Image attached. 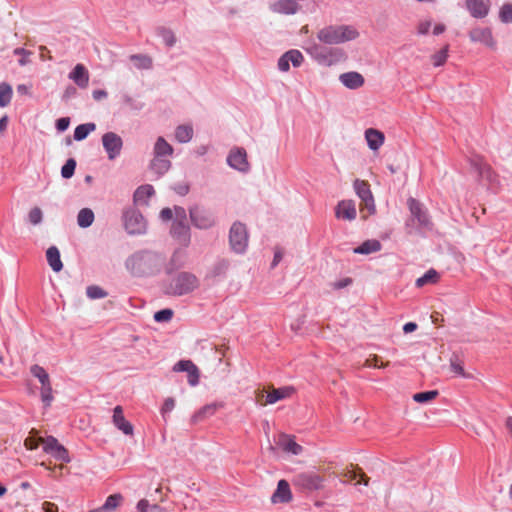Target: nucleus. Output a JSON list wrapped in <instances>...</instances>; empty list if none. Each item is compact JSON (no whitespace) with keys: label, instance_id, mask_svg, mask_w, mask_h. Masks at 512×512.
I'll return each instance as SVG.
<instances>
[{"label":"nucleus","instance_id":"f257e3e1","mask_svg":"<svg viewBox=\"0 0 512 512\" xmlns=\"http://www.w3.org/2000/svg\"><path fill=\"white\" fill-rule=\"evenodd\" d=\"M166 263L164 254L149 250H137L130 254L124 266L128 273L135 278L152 277L160 273Z\"/></svg>","mask_w":512,"mask_h":512},{"label":"nucleus","instance_id":"f03ea898","mask_svg":"<svg viewBox=\"0 0 512 512\" xmlns=\"http://www.w3.org/2000/svg\"><path fill=\"white\" fill-rule=\"evenodd\" d=\"M200 285L196 275L191 272H179L163 284V291L170 296H183L192 293Z\"/></svg>","mask_w":512,"mask_h":512},{"label":"nucleus","instance_id":"7ed1b4c3","mask_svg":"<svg viewBox=\"0 0 512 512\" xmlns=\"http://www.w3.org/2000/svg\"><path fill=\"white\" fill-rule=\"evenodd\" d=\"M358 36V30L351 25H330L317 33L318 40L328 45L342 44L355 40Z\"/></svg>","mask_w":512,"mask_h":512},{"label":"nucleus","instance_id":"20e7f679","mask_svg":"<svg viewBox=\"0 0 512 512\" xmlns=\"http://www.w3.org/2000/svg\"><path fill=\"white\" fill-rule=\"evenodd\" d=\"M305 50L312 59L322 66L329 67L346 58V54L341 48L326 47L318 43H311Z\"/></svg>","mask_w":512,"mask_h":512},{"label":"nucleus","instance_id":"39448f33","mask_svg":"<svg viewBox=\"0 0 512 512\" xmlns=\"http://www.w3.org/2000/svg\"><path fill=\"white\" fill-rule=\"evenodd\" d=\"M229 247L232 252L242 255L247 251L249 233L244 223L235 221L228 234Z\"/></svg>","mask_w":512,"mask_h":512},{"label":"nucleus","instance_id":"423d86ee","mask_svg":"<svg viewBox=\"0 0 512 512\" xmlns=\"http://www.w3.org/2000/svg\"><path fill=\"white\" fill-rule=\"evenodd\" d=\"M123 221L125 230L130 235H140L146 232V220L135 208H128L124 211Z\"/></svg>","mask_w":512,"mask_h":512},{"label":"nucleus","instance_id":"0eeeda50","mask_svg":"<svg viewBox=\"0 0 512 512\" xmlns=\"http://www.w3.org/2000/svg\"><path fill=\"white\" fill-rule=\"evenodd\" d=\"M353 187L355 193L361 199V212L367 211V214L363 215V218H367V216L374 214L376 208L368 182L356 179Z\"/></svg>","mask_w":512,"mask_h":512},{"label":"nucleus","instance_id":"6e6552de","mask_svg":"<svg viewBox=\"0 0 512 512\" xmlns=\"http://www.w3.org/2000/svg\"><path fill=\"white\" fill-rule=\"evenodd\" d=\"M189 216L193 226L201 230L210 229L216 223L213 213L199 206L190 207Z\"/></svg>","mask_w":512,"mask_h":512},{"label":"nucleus","instance_id":"1a4fd4ad","mask_svg":"<svg viewBox=\"0 0 512 512\" xmlns=\"http://www.w3.org/2000/svg\"><path fill=\"white\" fill-rule=\"evenodd\" d=\"M294 486L305 491L319 490L323 486L322 478L313 472H305L296 475L293 479Z\"/></svg>","mask_w":512,"mask_h":512},{"label":"nucleus","instance_id":"9d476101","mask_svg":"<svg viewBox=\"0 0 512 512\" xmlns=\"http://www.w3.org/2000/svg\"><path fill=\"white\" fill-rule=\"evenodd\" d=\"M43 450L55 458L57 461L70 462V457L67 449L61 445L58 440L53 436H48L41 439Z\"/></svg>","mask_w":512,"mask_h":512},{"label":"nucleus","instance_id":"9b49d317","mask_svg":"<svg viewBox=\"0 0 512 512\" xmlns=\"http://www.w3.org/2000/svg\"><path fill=\"white\" fill-rule=\"evenodd\" d=\"M102 145L108 159L114 160L121 154L123 140L115 132H107L102 136Z\"/></svg>","mask_w":512,"mask_h":512},{"label":"nucleus","instance_id":"f8f14e48","mask_svg":"<svg viewBox=\"0 0 512 512\" xmlns=\"http://www.w3.org/2000/svg\"><path fill=\"white\" fill-rule=\"evenodd\" d=\"M227 164L232 169L241 173H247L250 170L247 153L245 149L241 147H235L230 150L227 156Z\"/></svg>","mask_w":512,"mask_h":512},{"label":"nucleus","instance_id":"ddd939ff","mask_svg":"<svg viewBox=\"0 0 512 512\" xmlns=\"http://www.w3.org/2000/svg\"><path fill=\"white\" fill-rule=\"evenodd\" d=\"M304 61V57L302 53L297 49H291L287 52H285L279 59H278V69L281 72H287L290 69V63L293 67H300Z\"/></svg>","mask_w":512,"mask_h":512},{"label":"nucleus","instance_id":"4468645a","mask_svg":"<svg viewBox=\"0 0 512 512\" xmlns=\"http://www.w3.org/2000/svg\"><path fill=\"white\" fill-rule=\"evenodd\" d=\"M171 236L183 247L191 242V232L187 221L173 222L170 228Z\"/></svg>","mask_w":512,"mask_h":512},{"label":"nucleus","instance_id":"2eb2a0df","mask_svg":"<svg viewBox=\"0 0 512 512\" xmlns=\"http://www.w3.org/2000/svg\"><path fill=\"white\" fill-rule=\"evenodd\" d=\"M408 206L412 217L418 221L419 226L430 229V217L428 215L427 210L423 207V205L414 198H410L408 200Z\"/></svg>","mask_w":512,"mask_h":512},{"label":"nucleus","instance_id":"dca6fc26","mask_svg":"<svg viewBox=\"0 0 512 512\" xmlns=\"http://www.w3.org/2000/svg\"><path fill=\"white\" fill-rule=\"evenodd\" d=\"M173 370L176 372H187L188 383L191 386H196L199 383V370L192 361L180 360L174 365Z\"/></svg>","mask_w":512,"mask_h":512},{"label":"nucleus","instance_id":"f3484780","mask_svg":"<svg viewBox=\"0 0 512 512\" xmlns=\"http://www.w3.org/2000/svg\"><path fill=\"white\" fill-rule=\"evenodd\" d=\"M335 216L338 219L353 221L357 217L356 205L353 200H341L335 208Z\"/></svg>","mask_w":512,"mask_h":512},{"label":"nucleus","instance_id":"a211bd4d","mask_svg":"<svg viewBox=\"0 0 512 512\" xmlns=\"http://www.w3.org/2000/svg\"><path fill=\"white\" fill-rule=\"evenodd\" d=\"M490 0H466V8L470 15L477 19L486 17L490 11Z\"/></svg>","mask_w":512,"mask_h":512},{"label":"nucleus","instance_id":"6ab92c4d","mask_svg":"<svg viewBox=\"0 0 512 512\" xmlns=\"http://www.w3.org/2000/svg\"><path fill=\"white\" fill-rule=\"evenodd\" d=\"M294 389L292 387H282L279 389H274L273 391L269 392L266 395L265 402H262V398L264 397V392L261 391L257 395V402L260 405H266V404H274L278 402L279 400L285 399L289 397L293 393Z\"/></svg>","mask_w":512,"mask_h":512},{"label":"nucleus","instance_id":"aec40b11","mask_svg":"<svg viewBox=\"0 0 512 512\" xmlns=\"http://www.w3.org/2000/svg\"><path fill=\"white\" fill-rule=\"evenodd\" d=\"M172 167V162L168 158L153 156L149 162L148 169L154 175L155 179L163 177Z\"/></svg>","mask_w":512,"mask_h":512},{"label":"nucleus","instance_id":"412c9836","mask_svg":"<svg viewBox=\"0 0 512 512\" xmlns=\"http://www.w3.org/2000/svg\"><path fill=\"white\" fill-rule=\"evenodd\" d=\"M469 37L472 42L482 43L491 48L495 46V40L493 38L492 31L490 28H473L469 33Z\"/></svg>","mask_w":512,"mask_h":512},{"label":"nucleus","instance_id":"4be33fe9","mask_svg":"<svg viewBox=\"0 0 512 512\" xmlns=\"http://www.w3.org/2000/svg\"><path fill=\"white\" fill-rule=\"evenodd\" d=\"M68 78L79 88L85 89L89 84V72L83 64H77L69 73Z\"/></svg>","mask_w":512,"mask_h":512},{"label":"nucleus","instance_id":"5701e85b","mask_svg":"<svg viewBox=\"0 0 512 512\" xmlns=\"http://www.w3.org/2000/svg\"><path fill=\"white\" fill-rule=\"evenodd\" d=\"M292 500V492L289 483L282 479L278 482L277 488L271 497L273 503H288Z\"/></svg>","mask_w":512,"mask_h":512},{"label":"nucleus","instance_id":"b1692460","mask_svg":"<svg viewBox=\"0 0 512 512\" xmlns=\"http://www.w3.org/2000/svg\"><path fill=\"white\" fill-rule=\"evenodd\" d=\"M112 420L113 424L125 435H133V426L129 421L125 419L121 406H116L114 408Z\"/></svg>","mask_w":512,"mask_h":512},{"label":"nucleus","instance_id":"393cba45","mask_svg":"<svg viewBox=\"0 0 512 512\" xmlns=\"http://www.w3.org/2000/svg\"><path fill=\"white\" fill-rule=\"evenodd\" d=\"M339 81L348 89H358L364 85V77L355 71L342 73L339 76Z\"/></svg>","mask_w":512,"mask_h":512},{"label":"nucleus","instance_id":"a878e982","mask_svg":"<svg viewBox=\"0 0 512 512\" xmlns=\"http://www.w3.org/2000/svg\"><path fill=\"white\" fill-rule=\"evenodd\" d=\"M277 445L285 452L292 455H299L302 453V446L295 442L294 437L287 434H280Z\"/></svg>","mask_w":512,"mask_h":512},{"label":"nucleus","instance_id":"bb28decb","mask_svg":"<svg viewBox=\"0 0 512 512\" xmlns=\"http://www.w3.org/2000/svg\"><path fill=\"white\" fill-rule=\"evenodd\" d=\"M174 153V148L171 144L167 142V140L159 136L157 137L152 150V156L161 157V158H170Z\"/></svg>","mask_w":512,"mask_h":512},{"label":"nucleus","instance_id":"cd10ccee","mask_svg":"<svg viewBox=\"0 0 512 512\" xmlns=\"http://www.w3.org/2000/svg\"><path fill=\"white\" fill-rule=\"evenodd\" d=\"M230 267V261L226 258L217 259L209 268L207 277L209 278H220L224 277Z\"/></svg>","mask_w":512,"mask_h":512},{"label":"nucleus","instance_id":"c85d7f7f","mask_svg":"<svg viewBox=\"0 0 512 512\" xmlns=\"http://www.w3.org/2000/svg\"><path fill=\"white\" fill-rule=\"evenodd\" d=\"M365 139L368 147L371 150L376 151L383 145L385 137L379 130L369 128L365 131Z\"/></svg>","mask_w":512,"mask_h":512},{"label":"nucleus","instance_id":"c756f323","mask_svg":"<svg viewBox=\"0 0 512 512\" xmlns=\"http://www.w3.org/2000/svg\"><path fill=\"white\" fill-rule=\"evenodd\" d=\"M155 190L152 185L145 184L136 189L134 192L133 200L137 205H147L148 199L153 196Z\"/></svg>","mask_w":512,"mask_h":512},{"label":"nucleus","instance_id":"7c9ffc66","mask_svg":"<svg viewBox=\"0 0 512 512\" xmlns=\"http://www.w3.org/2000/svg\"><path fill=\"white\" fill-rule=\"evenodd\" d=\"M46 258L49 266L54 272H60L63 268V263L60 258L59 249L56 246H51L46 251Z\"/></svg>","mask_w":512,"mask_h":512},{"label":"nucleus","instance_id":"2f4dec72","mask_svg":"<svg viewBox=\"0 0 512 512\" xmlns=\"http://www.w3.org/2000/svg\"><path fill=\"white\" fill-rule=\"evenodd\" d=\"M193 127L189 124L179 125L175 128L174 136L179 143H188L193 138Z\"/></svg>","mask_w":512,"mask_h":512},{"label":"nucleus","instance_id":"473e14b6","mask_svg":"<svg viewBox=\"0 0 512 512\" xmlns=\"http://www.w3.org/2000/svg\"><path fill=\"white\" fill-rule=\"evenodd\" d=\"M381 249V243L378 240H366L361 245L353 249L356 254L368 255L378 252Z\"/></svg>","mask_w":512,"mask_h":512},{"label":"nucleus","instance_id":"72a5a7b5","mask_svg":"<svg viewBox=\"0 0 512 512\" xmlns=\"http://www.w3.org/2000/svg\"><path fill=\"white\" fill-rule=\"evenodd\" d=\"M134 66L139 70H149L153 66V60L146 54H133L129 57Z\"/></svg>","mask_w":512,"mask_h":512},{"label":"nucleus","instance_id":"f704fd0d","mask_svg":"<svg viewBox=\"0 0 512 512\" xmlns=\"http://www.w3.org/2000/svg\"><path fill=\"white\" fill-rule=\"evenodd\" d=\"M184 266L183 253L181 250H175L172 254L170 261L164 264L165 272L171 274L173 271Z\"/></svg>","mask_w":512,"mask_h":512},{"label":"nucleus","instance_id":"c9c22d12","mask_svg":"<svg viewBox=\"0 0 512 512\" xmlns=\"http://www.w3.org/2000/svg\"><path fill=\"white\" fill-rule=\"evenodd\" d=\"M94 219V212L90 208H82L77 215V224L81 228H88L93 224Z\"/></svg>","mask_w":512,"mask_h":512},{"label":"nucleus","instance_id":"e433bc0d","mask_svg":"<svg viewBox=\"0 0 512 512\" xmlns=\"http://www.w3.org/2000/svg\"><path fill=\"white\" fill-rule=\"evenodd\" d=\"M155 33L167 47H173L176 44V36L171 29L160 26L156 28Z\"/></svg>","mask_w":512,"mask_h":512},{"label":"nucleus","instance_id":"4c0bfd02","mask_svg":"<svg viewBox=\"0 0 512 512\" xmlns=\"http://www.w3.org/2000/svg\"><path fill=\"white\" fill-rule=\"evenodd\" d=\"M95 129L96 125L94 123L80 124L74 130V139L76 141H82Z\"/></svg>","mask_w":512,"mask_h":512},{"label":"nucleus","instance_id":"58836bf2","mask_svg":"<svg viewBox=\"0 0 512 512\" xmlns=\"http://www.w3.org/2000/svg\"><path fill=\"white\" fill-rule=\"evenodd\" d=\"M218 407H219V405L217 403H211V404L205 405L204 407H202L198 412H196L193 415V418H192L193 422H197L206 417L212 416L216 412Z\"/></svg>","mask_w":512,"mask_h":512},{"label":"nucleus","instance_id":"ea45409f","mask_svg":"<svg viewBox=\"0 0 512 512\" xmlns=\"http://www.w3.org/2000/svg\"><path fill=\"white\" fill-rule=\"evenodd\" d=\"M30 373L38 379V381L40 382L41 386L42 385H45L46 383H51L50 381V377H49V374L47 373V371L37 365V364H34L30 367Z\"/></svg>","mask_w":512,"mask_h":512},{"label":"nucleus","instance_id":"a19ab883","mask_svg":"<svg viewBox=\"0 0 512 512\" xmlns=\"http://www.w3.org/2000/svg\"><path fill=\"white\" fill-rule=\"evenodd\" d=\"M40 396H41V401L44 404V407L45 408L50 407L54 400L53 389H52L51 383H46L45 385L41 386Z\"/></svg>","mask_w":512,"mask_h":512},{"label":"nucleus","instance_id":"79ce46f5","mask_svg":"<svg viewBox=\"0 0 512 512\" xmlns=\"http://www.w3.org/2000/svg\"><path fill=\"white\" fill-rule=\"evenodd\" d=\"M438 278L439 274L437 273V271L434 269H430L423 276L419 277L416 280V286L420 288L425 286L426 284L435 283L437 282Z\"/></svg>","mask_w":512,"mask_h":512},{"label":"nucleus","instance_id":"37998d69","mask_svg":"<svg viewBox=\"0 0 512 512\" xmlns=\"http://www.w3.org/2000/svg\"><path fill=\"white\" fill-rule=\"evenodd\" d=\"M12 98V88L7 83H0V107H6Z\"/></svg>","mask_w":512,"mask_h":512},{"label":"nucleus","instance_id":"c03bdc74","mask_svg":"<svg viewBox=\"0 0 512 512\" xmlns=\"http://www.w3.org/2000/svg\"><path fill=\"white\" fill-rule=\"evenodd\" d=\"M122 496L120 494H113L106 498L102 505L106 512H113L120 504Z\"/></svg>","mask_w":512,"mask_h":512},{"label":"nucleus","instance_id":"a18cd8bd","mask_svg":"<svg viewBox=\"0 0 512 512\" xmlns=\"http://www.w3.org/2000/svg\"><path fill=\"white\" fill-rule=\"evenodd\" d=\"M86 295L88 298L95 300V299H102V298L107 297L108 293L104 289H102L100 286L91 285V286L87 287Z\"/></svg>","mask_w":512,"mask_h":512},{"label":"nucleus","instance_id":"49530a36","mask_svg":"<svg viewBox=\"0 0 512 512\" xmlns=\"http://www.w3.org/2000/svg\"><path fill=\"white\" fill-rule=\"evenodd\" d=\"M500 21L505 24L512 23V4L505 3L501 6L499 11Z\"/></svg>","mask_w":512,"mask_h":512},{"label":"nucleus","instance_id":"de8ad7c7","mask_svg":"<svg viewBox=\"0 0 512 512\" xmlns=\"http://www.w3.org/2000/svg\"><path fill=\"white\" fill-rule=\"evenodd\" d=\"M448 48V45H446L432 56L433 65L435 67H440L445 64L448 57Z\"/></svg>","mask_w":512,"mask_h":512},{"label":"nucleus","instance_id":"09e8293b","mask_svg":"<svg viewBox=\"0 0 512 512\" xmlns=\"http://www.w3.org/2000/svg\"><path fill=\"white\" fill-rule=\"evenodd\" d=\"M437 395L438 392L436 390L420 392L413 395V400L418 403H426L436 398Z\"/></svg>","mask_w":512,"mask_h":512},{"label":"nucleus","instance_id":"8fccbe9b","mask_svg":"<svg viewBox=\"0 0 512 512\" xmlns=\"http://www.w3.org/2000/svg\"><path fill=\"white\" fill-rule=\"evenodd\" d=\"M76 168V161L73 158H70L66 161V163L62 166L61 176L65 179H69L73 176Z\"/></svg>","mask_w":512,"mask_h":512},{"label":"nucleus","instance_id":"3c124183","mask_svg":"<svg viewBox=\"0 0 512 512\" xmlns=\"http://www.w3.org/2000/svg\"><path fill=\"white\" fill-rule=\"evenodd\" d=\"M13 53L20 56V59L18 60L20 66H26L30 63V56L32 55L31 51H28L24 48H16L14 49Z\"/></svg>","mask_w":512,"mask_h":512},{"label":"nucleus","instance_id":"603ef678","mask_svg":"<svg viewBox=\"0 0 512 512\" xmlns=\"http://www.w3.org/2000/svg\"><path fill=\"white\" fill-rule=\"evenodd\" d=\"M43 219V213L42 210L39 207H34L30 210L28 214V221L32 225H38L42 222Z\"/></svg>","mask_w":512,"mask_h":512},{"label":"nucleus","instance_id":"864d4df0","mask_svg":"<svg viewBox=\"0 0 512 512\" xmlns=\"http://www.w3.org/2000/svg\"><path fill=\"white\" fill-rule=\"evenodd\" d=\"M173 317V311L171 309H162L154 314V320L156 322H168Z\"/></svg>","mask_w":512,"mask_h":512},{"label":"nucleus","instance_id":"5fc2aeb1","mask_svg":"<svg viewBox=\"0 0 512 512\" xmlns=\"http://www.w3.org/2000/svg\"><path fill=\"white\" fill-rule=\"evenodd\" d=\"M173 222L187 221L186 210L181 206H174L172 208Z\"/></svg>","mask_w":512,"mask_h":512},{"label":"nucleus","instance_id":"6e6d98bb","mask_svg":"<svg viewBox=\"0 0 512 512\" xmlns=\"http://www.w3.org/2000/svg\"><path fill=\"white\" fill-rule=\"evenodd\" d=\"M124 102L133 110H141L144 107V103L141 101L134 100L132 97L126 95L124 96Z\"/></svg>","mask_w":512,"mask_h":512},{"label":"nucleus","instance_id":"4d7b16f0","mask_svg":"<svg viewBox=\"0 0 512 512\" xmlns=\"http://www.w3.org/2000/svg\"><path fill=\"white\" fill-rule=\"evenodd\" d=\"M174 407H175V400L173 398H167L163 403L161 412L164 415L166 413L171 412L174 409Z\"/></svg>","mask_w":512,"mask_h":512},{"label":"nucleus","instance_id":"13d9d810","mask_svg":"<svg viewBox=\"0 0 512 512\" xmlns=\"http://www.w3.org/2000/svg\"><path fill=\"white\" fill-rule=\"evenodd\" d=\"M69 124H70V119L67 117H62L56 121V128L58 131L63 132L68 129Z\"/></svg>","mask_w":512,"mask_h":512},{"label":"nucleus","instance_id":"bf43d9fd","mask_svg":"<svg viewBox=\"0 0 512 512\" xmlns=\"http://www.w3.org/2000/svg\"><path fill=\"white\" fill-rule=\"evenodd\" d=\"M451 369L454 373L458 374V375H464V369H463V366L458 362V360L455 358V359H451Z\"/></svg>","mask_w":512,"mask_h":512},{"label":"nucleus","instance_id":"052dcab7","mask_svg":"<svg viewBox=\"0 0 512 512\" xmlns=\"http://www.w3.org/2000/svg\"><path fill=\"white\" fill-rule=\"evenodd\" d=\"M160 218L164 222L173 220L172 208H168V207L167 208H163L160 211Z\"/></svg>","mask_w":512,"mask_h":512},{"label":"nucleus","instance_id":"680f3d73","mask_svg":"<svg viewBox=\"0 0 512 512\" xmlns=\"http://www.w3.org/2000/svg\"><path fill=\"white\" fill-rule=\"evenodd\" d=\"M431 28V21H423L418 25V33L420 35H426Z\"/></svg>","mask_w":512,"mask_h":512},{"label":"nucleus","instance_id":"e2e57ef3","mask_svg":"<svg viewBox=\"0 0 512 512\" xmlns=\"http://www.w3.org/2000/svg\"><path fill=\"white\" fill-rule=\"evenodd\" d=\"M148 508L151 509V506L146 499H141L136 506L137 512H147Z\"/></svg>","mask_w":512,"mask_h":512},{"label":"nucleus","instance_id":"0e129e2a","mask_svg":"<svg viewBox=\"0 0 512 512\" xmlns=\"http://www.w3.org/2000/svg\"><path fill=\"white\" fill-rule=\"evenodd\" d=\"M366 366L373 367V368H381V367H384L385 365H383V364L379 365L378 357L376 355H374L371 358H368L366 360Z\"/></svg>","mask_w":512,"mask_h":512},{"label":"nucleus","instance_id":"69168bd1","mask_svg":"<svg viewBox=\"0 0 512 512\" xmlns=\"http://www.w3.org/2000/svg\"><path fill=\"white\" fill-rule=\"evenodd\" d=\"M44 512H58V506L51 502H44L42 504Z\"/></svg>","mask_w":512,"mask_h":512},{"label":"nucleus","instance_id":"338daca9","mask_svg":"<svg viewBox=\"0 0 512 512\" xmlns=\"http://www.w3.org/2000/svg\"><path fill=\"white\" fill-rule=\"evenodd\" d=\"M76 94H77L76 88L74 86L70 85L65 89L63 98L70 99V98L74 97Z\"/></svg>","mask_w":512,"mask_h":512},{"label":"nucleus","instance_id":"774afa93","mask_svg":"<svg viewBox=\"0 0 512 512\" xmlns=\"http://www.w3.org/2000/svg\"><path fill=\"white\" fill-rule=\"evenodd\" d=\"M107 95H108L107 92L102 89L94 90L92 93V96H93L94 100H96V101L105 99L107 97Z\"/></svg>","mask_w":512,"mask_h":512}]
</instances>
